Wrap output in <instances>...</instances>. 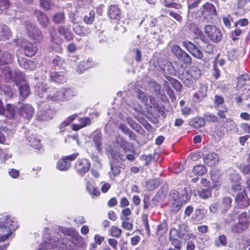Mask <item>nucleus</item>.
<instances>
[{"instance_id": "obj_48", "label": "nucleus", "mask_w": 250, "mask_h": 250, "mask_svg": "<svg viewBox=\"0 0 250 250\" xmlns=\"http://www.w3.org/2000/svg\"><path fill=\"white\" fill-rule=\"evenodd\" d=\"M202 43L203 44L202 45L201 47L205 52L209 54L213 52V49L211 44L204 40H202Z\"/></svg>"}, {"instance_id": "obj_59", "label": "nucleus", "mask_w": 250, "mask_h": 250, "mask_svg": "<svg viewBox=\"0 0 250 250\" xmlns=\"http://www.w3.org/2000/svg\"><path fill=\"white\" fill-rule=\"evenodd\" d=\"M127 123L134 130L139 131L141 128V126L137 123H136L132 119L128 118Z\"/></svg>"}, {"instance_id": "obj_28", "label": "nucleus", "mask_w": 250, "mask_h": 250, "mask_svg": "<svg viewBox=\"0 0 250 250\" xmlns=\"http://www.w3.org/2000/svg\"><path fill=\"white\" fill-rule=\"evenodd\" d=\"M16 106L10 104H7L5 108L6 116L9 119H13L15 116Z\"/></svg>"}, {"instance_id": "obj_31", "label": "nucleus", "mask_w": 250, "mask_h": 250, "mask_svg": "<svg viewBox=\"0 0 250 250\" xmlns=\"http://www.w3.org/2000/svg\"><path fill=\"white\" fill-rule=\"evenodd\" d=\"M192 172L195 175L202 176L207 173V169L203 165H197L193 167Z\"/></svg>"}, {"instance_id": "obj_2", "label": "nucleus", "mask_w": 250, "mask_h": 250, "mask_svg": "<svg viewBox=\"0 0 250 250\" xmlns=\"http://www.w3.org/2000/svg\"><path fill=\"white\" fill-rule=\"evenodd\" d=\"M250 223V217L247 212H243L238 217V223L231 226V230L233 233H241L249 228Z\"/></svg>"}, {"instance_id": "obj_17", "label": "nucleus", "mask_w": 250, "mask_h": 250, "mask_svg": "<svg viewBox=\"0 0 250 250\" xmlns=\"http://www.w3.org/2000/svg\"><path fill=\"white\" fill-rule=\"evenodd\" d=\"M149 103H146V109L148 113L152 114V109H155L160 111L161 109V107L159 103L157 102L156 99L153 96L150 95L148 96Z\"/></svg>"}, {"instance_id": "obj_57", "label": "nucleus", "mask_w": 250, "mask_h": 250, "mask_svg": "<svg viewBox=\"0 0 250 250\" xmlns=\"http://www.w3.org/2000/svg\"><path fill=\"white\" fill-rule=\"evenodd\" d=\"M117 163H113L112 161L110 162L111 170L114 176L119 175L121 172L120 167L116 165Z\"/></svg>"}, {"instance_id": "obj_5", "label": "nucleus", "mask_w": 250, "mask_h": 250, "mask_svg": "<svg viewBox=\"0 0 250 250\" xmlns=\"http://www.w3.org/2000/svg\"><path fill=\"white\" fill-rule=\"evenodd\" d=\"M91 163L87 158L79 159L74 165V168L76 173L80 176H84L91 167Z\"/></svg>"}, {"instance_id": "obj_1", "label": "nucleus", "mask_w": 250, "mask_h": 250, "mask_svg": "<svg viewBox=\"0 0 250 250\" xmlns=\"http://www.w3.org/2000/svg\"><path fill=\"white\" fill-rule=\"evenodd\" d=\"M18 228L17 219L10 214L4 213L0 217V242L9 239Z\"/></svg>"}, {"instance_id": "obj_52", "label": "nucleus", "mask_w": 250, "mask_h": 250, "mask_svg": "<svg viewBox=\"0 0 250 250\" xmlns=\"http://www.w3.org/2000/svg\"><path fill=\"white\" fill-rule=\"evenodd\" d=\"M183 52L184 50L177 44L173 45L171 48V52L177 58H178Z\"/></svg>"}, {"instance_id": "obj_41", "label": "nucleus", "mask_w": 250, "mask_h": 250, "mask_svg": "<svg viewBox=\"0 0 250 250\" xmlns=\"http://www.w3.org/2000/svg\"><path fill=\"white\" fill-rule=\"evenodd\" d=\"M177 59L186 64H190L192 62L191 57L185 51Z\"/></svg>"}, {"instance_id": "obj_14", "label": "nucleus", "mask_w": 250, "mask_h": 250, "mask_svg": "<svg viewBox=\"0 0 250 250\" xmlns=\"http://www.w3.org/2000/svg\"><path fill=\"white\" fill-rule=\"evenodd\" d=\"M24 54L28 57L34 56L37 53L38 48L36 43L24 42L22 45Z\"/></svg>"}, {"instance_id": "obj_25", "label": "nucleus", "mask_w": 250, "mask_h": 250, "mask_svg": "<svg viewBox=\"0 0 250 250\" xmlns=\"http://www.w3.org/2000/svg\"><path fill=\"white\" fill-rule=\"evenodd\" d=\"M232 200L229 197H225L223 198L221 202H220L221 206V211L226 212L231 206Z\"/></svg>"}, {"instance_id": "obj_18", "label": "nucleus", "mask_w": 250, "mask_h": 250, "mask_svg": "<svg viewBox=\"0 0 250 250\" xmlns=\"http://www.w3.org/2000/svg\"><path fill=\"white\" fill-rule=\"evenodd\" d=\"M50 42L57 45H61L63 40L60 33L54 28H52L49 32Z\"/></svg>"}, {"instance_id": "obj_53", "label": "nucleus", "mask_w": 250, "mask_h": 250, "mask_svg": "<svg viewBox=\"0 0 250 250\" xmlns=\"http://www.w3.org/2000/svg\"><path fill=\"white\" fill-rule=\"evenodd\" d=\"M214 104L216 109L220 107V105H222L224 103V99L223 96L218 95H215L214 98Z\"/></svg>"}, {"instance_id": "obj_55", "label": "nucleus", "mask_w": 250, "mask_h": 250, "mask_svg": "<svg viewBox=\"0 0 250 250\" xmlns=\"http://www.w3.org/2000/svg\"><path fill=\"white\" fill-rule=\"evenodd\" d=\"M180 238H175L172 239H169V241L171 242V244L174 246V248L181 250L182 243V242L179 239Z\"/></svg>"}, {"instance_id": "obj_27", "label": "nucleus", "mask_w": 250, "mask_h": 250, "mask_svg": "<svg viewBox=\"0 0 250 250\" xmlns=\"http://www.w3.org/2000/svg\"><path fill=\"white\" fill-rule=\"evenodd\" d=\"M13 58L10 53L5 52L0 56V67L7 65L12 62Z\"/></svg>"}, {"instance_id": "obj_30", "label": "nucleus", "mask_w": 250, "mask_h": 250, "mask_svg": "<svg viewBox=\"0 0 250 250\" xmlns=\"http://www.w3.org/2000/svg\"><path fill=\"white\" fill-rule=\"evenodd\" d=\"M95 12L93 10H90L87 15H85L83 17V21L86 24H92L95 19Z\"/></svg>"}, {"instance_id": "obj_33", "label": "nucleus", "mask_w": 250, "mask_h": 250, "mask_svg": "<svg viewBox=\"0 0 250 250\" xmlns=\"http://www.w3.org/2000/svg\"><path fill=\"white\" fill-rule=\"evenodd\" d=\"M212 190L210 187L203 188L198 191V195L203 199H207L211 196Z\"/></svg>"}, {"instance_id": "obj_15", "label": "nucleus", "mask_w": 250, "mask_h": 250, "mask_svg": "<svg viewBox=\"0 0 250 250\" xmlns=\"http://www.w3.org/2000/svg\"><path fill=\"white\" fill-rule=\"evenodd\" d=\"M108 15L110 19L119 21L121 18V9L117 4L110 5L108 9Z\"/></svg>"}, {"instance_id": "obj_45", "label": "nucleus", "mask_w": 250, "mask_h": 250, "mask_svg": "<svg viewBox=\"0 0 250 250\" xmlns=\"http://www.w3.org/2000/svg\"><path fill=\"white\" fill-rule=\"evenodd\" d=\"M52 63L54 65L62 68L65 64V60L61 57L57 56L53 59Z\"/></svg>"}, {"instance_id": "obj_40", "label": "nucleus", "mask_w": 250, "mask_h": 250, "mask_svg": "<svg viewBox=\"0 0 250 250\" xmlns=\"http://www.w3.org/2000/svg\"><path fill=\"white\" fill-rule=\"evenodd\" d=\"M201 209L196 208L193 216L191 217V221L194 224H197L198 222L201 221L203 219V216L202 214H201Z\"/></svg>"}, {"instance_id": "obj_34", "label": "nucleus", "mask_w": 250, "mask_h": 250, "mask_svg": "<svg viewBox=\"0 0 250 250\" xmlns=\"http://www.w3.org/2000/svg\"><path fill=\"white\" fill-rule=\"evenodd\" d=\"M19 93L23 98L27 97L30 94V89L28 84H21L19 87Z\"/></svg>"}, {"instance_id": "obj_47", "label": "nucleus", "mask_w": 250, "mask_h": 250, "mask_svg": "<svg viewBox=\"0 0 250 250\" xmlns=\"http://www.w3.org/2000/svg\"><path fill=\"white\" fill-rule=\"evenodd\" d=\"M3 94L5 95V99H8L13 97V91L10 86H5L1 91Z\"/></svg>"}, {"instance_id": "obj_43", "label": "nucleus", "mask_w": 250, "mask_h": 250, "mask_svg": "<svg viewBox=\"0 0 250 250\" xmlns=\"http://www.w3.org/2000/svg\"><path fill=\"white\" fill-rule=\"evenodd\" d=\"M86 188L89 193L93 196H98L100 195V191L98 188L94 187L89 182L87 184Z\"/></svg>"}, {"instance_id": "obj_16", "label": "nucleus", "mask_w": 250, "mask_h": 250, "mask_svg": "<svg viewBox=\"0 0 250 250\" xmlns=\"http://www.w3.org/2000/svg\"><path fill=\"white\" fill-rule=\"evenodd\" d=\"M34 15L40 24L43 28H47L49 23V19L48 16L40 10H35Z\"/></svg>"}, {"instance_id": "obj_4", "label": "nucleus", "mask_w": 250, "mask_h": 250, "mask_svg": "<svg viewBox=\"0 0 250 250\" xmlns=\"http://www.w3.org/2000/svg\"><path fill=\"white\" fill-rule=\"evenodd\" d=\"M78 152H74L71 154L62 156L57 163L56 167L60 171H66L71 167V162L79 156Z\"/></svg>"}, {"instance_id": "obj_24", "label": "nucleus", "mask_w": 250, "mask_h": 250, "mask_svg": "<svg viewBox=\"0 0 250 250\" xmlns=\"http://www.w3.org/2000/svg\"><path fill=\"white\" fill-rule=\"evenodd\" d=\"M72 92V90L71 88H65L62 89L60 91H57L56 94L58 98V100L64 101L66 100L73 95Z\"/></svg>"}, {"instance_id": "obj_37", "label": "nucleus", "mask_w": 250, "mask_h": 250, "mask_svg": "<svg viewBox=\"0 0 250 250\" xmlns=\"http://www.w3.org/2000/svg\"><path fill=\"white\" fill-rule=\"evenodd\" d=\"M167 79L169 84H170L176 91H180L181 90L182 85L179 81L170 77H168Z\"/></svg>"}, {"instance_id": "obj_12", "label": "nucleus", "mask_w": 250, "mask_h": 250, "mask_svg": "<svg viewBox=\"0 0 250 250\" xmlns=\"http://www.w3.org/2000/svg\"><path fill=\"white\" fill-rule=\"evenodd\" d=\"M26 29L31 39L37 42H41L43 40V36L38 27L33 24H28L26 26Z\"/></svg>"}, {"instance_id": "obj_38", "label": "nucleus", "mask_w": 250, "mask_h": 250, "mask_svg": "<svg viewBox=\"0 0 250 250\" xmlns=\"http://www.w3.org/2000/svg\"><path fill=\"white\" fill-rule=\"evenodd\" d=\"M109 232L110 236L116 238H119L122 233V229L115 226H112L110 228Z\"/></svg>"}, {"instance_id": "obj_20", "label": "nucleus", "mask_w": 250, "mask_h": 250, "mask_svg": "<svg viewBox=\"0 0 250 250\" xmlns=\"http://www.w3.org/2000/svg\"><path fill=\"white\" fill-rule=\"evenodd\" d=\"M204 162L208 167L214 166L219 162V156L215 153H209L204 157Z\"/></svg>"}, {"instance_id": "obj_8", "label": "nucleus", "mask_w": 250, "mask_h": 250, "mask_svg": "<svg viewBox=\"0 0 250 250\" xmlns=\"http://www.w3.org/2000/svg\"><path fill=\"white\" fill-rule=\"evenodd\" d=\"M111 156V161L113 163H118L125 161V148L121 146H114L109 150Z\"/></svg>"}, {"instance_id": "obj_51", "label": "nucleus", "mask_w": 250, "mask_h": 250, "mask_svg": "<svg viewBox=\"0 0 250 250\" xmlns=\"http://www.w3.org/2000/svg\"><path fill=\"white\" fill-rule=\"evenodd\" d=\"M164 6L166 8H172L176 9H180L182 8V5L180 3L175 2H170L167 0L164 1Z\"/></svg>"}, {"instance_id": "obj_36", "label": "nucleus", "mask_w": 250, "mask_h": 250, "mask_svg": "<svg viewBox=\"0 0 250 250\" xmlns=\"http://www.w3.org/2000/svg\"><path fill=\"white\" fill-rule=\"evenodd\" d=\"M74 32L78 35L83 36L88 33V30L83 26L76 25L73 27Z\"/></svg>"}, {"instance_id": "obj_35", "label": "nucleus", "mask_w": 250, "mask_h": 250, "mask_svg": "<svg viewBox=\"0 0 250 250\" xmlns=\"http://www.w3.org/2000/svg\"><path fill=\"white\" fill-rule=\"evenodd\" d=\"M65 19V17L64 13L63 12H59L54 15L52 20L54 23L61 24L64 22Z\"/></svg>"}, {"instance_id": "obj_44", "label": "nucleus", "mask_w": 250, "mask_h": 250, "mask_svg": "<svg viewBox=\"0 0 250 250\" xmlns=\"http://www.w3.org/2000/svg\"><path fill=\"white\" fill-rule=\"evenodd\" d=\"M142 223L145 227L146 234L147 235L149 236L150 235V229L148 223V215L147 214H143L142 215Z\"/></svg>"}, {"instance_id": "obj_23", "label": "nucleus", "mask_w": 250, "mask_h": 250, "mask_svg": "<svg viewBox=\"0 0 250 250\" xmlns=\"http://www.w3.org/2000/svg\"><path fill=\"white\" fill-rule=\"evenodd\" d=\"M208 87L204 85H201L198 91L194 94L193 98L196 102L202 101L207 97Z\"/></svg>"}, {"instance_id": "obj_61", "label": "nucleus", "mask_w": 250, "mask_h": 250, "mask_svg": "<svg viewBox=\"0 0 250 250\" xmlns=\"http://www.w3.org/2000/svg\"><path fill=\"white\" fill-rule=\"evenodd\" d=\"M121 219H129L128 217L131 214V210L128 208H125L122 210Z\"/></svg>"}, {"instance_id": "obj_49", "label": "nucleus", "mask_w": 250, "mask_h": 250, "mask_svg": "<svg viewBox=\"0 0 250 250\" xmlns=\"http://www.w3.org/2000/svg\"><path fill=\"white\" fill-rule=\"evenodd\" d=\"M164 87L165 91L171 99L175 98V95L173 90L171 88L169 83L168 81H165L164 83Z\"/></svg>"}, {"instance_id": "obj_58", "label": "nucleus", "mask_w": 250, "mask_h": 250, "mask_svg": "<svg viewBox=\"0 0 250 250\" xmlns=\"http://www.w3.org/2000/svg\"><path fill=\"white\" fill-rule=\"evenodd\" d=\"M169 11V15L173 17L176 21L179 22H181L183 21V17L181 15V12L180 13L173 12L172 11L166 10V12Z\"/></svg>"}, {"instance_id": "obj_13", "label": "nucleus", "mask_w": 250, "mask_h": 250, "mask_svg": "<svg viewBox=\"0 0 250 250\" xmlns=\"http://www.w3.org/2000/svg\"><path fill=\"white\" fill-rule=\"evenodd\" d=\"M235 201L240 208L247 207L250 205V200L245 191L238 193Z\"/></svg>"}, {"instance_id": "obj_39", "label": "nucleus", "mask_w": 250, "mask_h": 250, "mask_svg": "<svg viewBox=\"0 0 250 250\" xmlns=\"http://www.w3.org/2000/svg\"><path fill=\"white\" fill-rule=\"evenodd\" d=\"M61 232L65 235L73 237H77L79 235V233L76 231V230L72 228H63L61 230Z\"/></svg>"}, {"instance_id": "obj_21", "label": "nucleus", "mask_w": 250, "mask_h": 250, "mask_svg": "<svg viewBox=\"0 0 250 250\" xmlns=\"http://www.w3.org/2000/svg\"><path fill=\"white\" fill-rule=\"evenodd\" d=\"M58 31L61 36L64 37L66 41L69 42L73 40L74 35L73 33L71 31L70 29L66 26H59L58 28Z\"/></svg>"}, {"instance_id": "obj_26", "label": "nucleus", "mask_w": 250, "mask_h": 250, "mask_svg": "<svg viewBox=\"0 0 250 250\" xmlns=\"http://www.w3.org/2000/svg\"><path fill=\"white\" fill-rule=\"evenodd\" d=\"M27 140L28 141V145L33 148L38 150H39L41 148L42 145L41 141L36 138L34 136H29L27 138Z\"/></svg>"}, {"instance_id": "obj_3", "label": "nucleus", "mask_w": 250, "mask_h": 250, "mask_svg": "<svg viewBox=\"0 0 250 250\" xmlns=\"http://www.w3.org/2000/svg\"><path fill=\"white\" fill-rule=\"evenodd\" d=\"M186 73L182 80L184 83L188 87H190L194 81L198 79L201 76V70L195 66H191Z\"/></svg>"}, {"instance_id": "obj_60", "label": "nucleus", "mask_w": 250, "mask_h": 250, "mask_svg": "<svg viewBox=\"0 0 250 250\" xmlns=\"http://www.w3.org/2000/svg\"><path fill=\"white\" fill-rule=\"evenodd\" d=\"M204 118L208 122H218V118L214 114H206L204 115Z\"/></svg>"}, {"instance_id": "obj_11", "label": "nucleus", "mask_w": 250, "mask_h": 250, "mask_svg": "<svg viewBox=\"0 0 250 250\" xmlns=\"http://www.w3.org/2000/svg\"><path fill=\"white\" fill-rule=\"evenodd\" d=\"M67 75L65 71H54L50 72L49 81L57 84H62L67 80Z\"/></svg>"}, {"instance_id": "obj_29", "label": "nucleus", "mask_w": 250, "mask_h": 250, "mask_svg": "<svg viewBox=\"0 0 250 250\" xmlns=\"http://www.w3.org/2000/svg\"><path fill=\"white\" fill-rule=\"evenodd\" d=\"M190 124L194 128H199L205 125V119L201 117H194L190 122Z\"/></svg>"}, {"instance_id": "obj_46", "label": "nucleus", "mask_w": 250, "mask_h": 250, "mask_svg": "<svg viewBox=\"0 0 250 250\" xmlns=\"http://www.w3.org/2000/svg\"><path fill=\"white\" fill-rule=\"evenodd\" d=\"M136 93L137 98L140 101L144 104L148 102V97L141 89H138Z\"/></svg>"}, {"instance_id": "obj_50", "label": "nucleus", "mask_w": 250, "mask_h": 250, "mask_svg": "<svg viewBox=\"0 0 250 250\" xmlns=\"http://www.w3.org/2000/svg\"><path fill=\"white\" fill-rule=\"evenodd\" d=\"M167 229V223L166 220L163 221L158 225L157 232H159L161 235L166 233Z\"/></svg>"}, {"instance_id": "obj_56", "label": "nucleus", "mask_w": 250, "mask_h": 250, "mask_svg": "<svg viewBox=\"0 0 250 250\" xmlns=\"http://www.w3.org/2000/svg\"><path fill=\"white\" fill-rule=\"evenodd\" d=\"M93 141L95 144V146L98 151L102 150L101 146V137L99 135H96L93 136Z\"/></svg>"}, {"instance_id": "obj_62", "label": "nucleus", "mask_w": 250, "mask_h": 250, "mask_svg": "<svg viewBox=\"0 0 250 250\" xmlns=\"http://www.w3.org/2000/svg\"><path fill=\"white\" fill-rule=\"evenodd\" d=\"M190 53L198 59H202L203 57V53L197 46Z\"/></svg>"}, {"instance_id": "obj_42", "label": "nucleus", "mask_w": 250, "mask_h": 250, "mask_svg": "<svg viewBox=\"0 0 250 250\" xmlns=\"http://www.w3.org/2000/svg\"><path fill=\"white\" fill-rule=\"evenodd\" d=\"M228 240L227 236L222 234L218 237V239L215 240L214 241L215 245L217 247L221 246H226L227 245Z\"/></svg>"}, {"instance_id": "obj_10", "label": "nucleus", "mask_w": 250, "mask_h": 250, "mask_svg": "<svg viewBox=\"0 0 250 250\" xmlns=\"http://www.w3.org/2000/svg\"><path fill=\"white\" fill-rule=\"evenodd\" d=\"M19 114L23 118V122L28 123L34 113L33 107L30 104H24L19 109Z\"/></svg>"}, {"instance_id": "obj_64", "label": "nucleus", "mask_w": 250, "mask_h": 250, "mask_svg": "<svg viewBox=\"0 0 250 250\" xmlns=\"http://www.w3.org/2000/svg\"><path fill=\"white\" fill-rule=\"evenodd\" d=\"M239 168L244 174H250V163L247 165H240Z\"/></svg>"}, {"instance_id": "obj_63", "label": "nucleus", "mask_w": 250, "mask_h": 250, "mask_svg": "<svg viewBox=\"0 0 250 250\" xmlns=\"http://www.w3.org/2000/svg\"><path fill=\"white\" fill-rule=\"evenodd\" d=\"M210 211L213 213H216L220 210L221 211V206L220 202L213 203L209 207Z\"/></svg>"}, {"instance_id": "obj_54", "label": "nucleus", "mask_w": 250, "mask_h": 250, "mask_svg": "<svg viewBox=\"0 0 250 250\" xmlns=\"http://www.w3.org/2000/svg\"><path fill=\"white\" fill-rule=\"evenodd\" d=\"M241 179L240 175L235 172L231 173L229 176V180L231 184L238 183L240 182Z\"/></svg>"}, {"instance_id": "obj_7", "label": "nucleus", "mask_w": 250, "mask_h": 250, "mask_svg": "<svg viewBox=\"0 0 250 250\" xmlns=\"http://www.w3.org/2000/svg\"><path fill=\"white\" fill-rule=\"evenodd\" d=\"M200 9L201 15L206 20H212L213 17L217 16V11L215 7L210 2H206L201 7Z\"/></svg>"}, {"instance_id": "obj_6", "label": "nucleus", "mask_w": 250, "mask_h": 250, "mask_svg": "<svg viewBox=\"0 0 250 250\" xmlns=\"http://www.w3.org/2000/svg\"><path fill=\"white\" fill-rule=\"evenodd\" d=\"M204 32L208 38L214 42H220L222 39L221 30L216 26L207 25L204 27Z\"/></svg>"}, {"instance_id": "obj_9", "label": "nucleus", "mask_w": 250, "mask_h": 250, "mask_svg": "<svg viewBox=\"0 0 250 250\" xmlns=\"http://www.w3.org/2000/svg\"><path fill=\"white\" fill-rule=\"evenodd\" d=\"M170 196L172 201L170 210L172 212L176 213L181 209L183 204V201L181 199L180 193L177 190H172L170 193Z\"/></svg>"}, {"instance_id": "obj_22", "label": "nucleus", "mask_w": 250, "mask_h": 250, "mask_svg": "<svg viewBox=\"0 0 250 250\" xmlns=\"http://www.w3.org/2000/svg\"><path fill=\"white\" fill-rule=\"evenodd\" d=\"M12 36V33L5 24H0V41H5Z\"/></svg>"}, {"instance_id": "obj_19", "label": "nucleus", "mask_w": 250, "mask_h": 250, "mask_svg": "<svg viewBox=\"0 0 250 250\" xmlns=\"http://www.w3.org/2000/svg\"><path fill=\"white\" fill-rule=\"evenodd\" d=\"M222 174L218 170H212L210 171V179L213 183V188H218L221 184Z\"/></svg>"}, {"instance_id": "obj_32", "label": "nucleus", "mask_w": 250, "mask_h": 250, "mask_svg": "<svg viewBox=\"0 0 250 250\" xmlns=\"http://www.w3.org/2000/svg\"><path fill=\"white\" fill-rule=\"evenodd\" d=\"M188 27L190 31L197 36H201L203 35V32L197 24L191 22L188 24Z\"/></svg>"}]
</instances>
